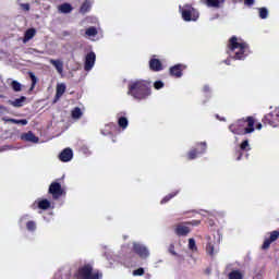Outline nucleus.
Returning a JSON list of instances; mask_svg holds the SVG:
<instances>
[{"label": "nucleus", "instance_id": "obj_1", "mask_svg": "<svg viewBox=\"0 0 279 279\" xmlns=\"http://www.w3.org/2000/svg\"><path fill=\"white\" fill-rule=\"evenodd\" d=\"M128 95L135 100H146L151 95V83L145 80H137L128 85Z\"/></svg>", "mask_w": 279, "mask_h": 279}, {"label": "nucleus", "instance_id": "obj_2", "mask_svg": "<svg viewBox=\"0 0 279 279\" xmlns=\"http://www.w3.org/2000/svg\"><path fill=\"white\" fill-rule=\"evenodd\" d=\"M228 53L230 56L233 54L234 60H244L247 57V52L250 50V46L247 43H240L239 38L235 36L230 37L228 45Z\"/></svg>", "mask_w": 279, "mask_h": 279}, {"label": "nucleus", "instance_id": "obj_3", "mask_svg": "<svg viewBox=\"0 0 279 279\" xmlns=\"http://www.w3.org/2000/svg\"><path fill=\"white\" fill-rule=\"evenodd\" d=\"M254 119L253 117H246V119L236 120L233 124L229 125V131L235 135H246L254 132Z\"/></svg>", "mask_w": 279, "mask_h": 279}, {"label": "nucleus", "instance_id": "obj_4", "mask_svg": "<svg viewBox=\"0 0 279 279\" xmlns=\"http://www.w3.org/2000/svg\"><path fill=\"white\" fill-rule=\"evenodd\" d=\"M75 279H104V274L98 269H93L90 264H86L81 268H77L74 274Z\"/></svg>", "mask_w": 279, "mask_h": 279}, {"label": "nucleus", "instance_id": "obj_5", "mask_svg": "<svg viewBox=\"0 0 279 279\" xmlns=\"http://www.w3.org/2000/svg\"><path fill=\"white\" fill-rule=\"evenodd\" d=\"M179 12L181 14V19L186 23L196 22L199 19V12L189 3L183 7L180 5Z\"/></svg>", "mask_w": 279, "mask_h": 279}, {"label": "nucleus", "instance_id": "obj_6", "mask_svg": "<svg viewBox=\"0 0 279 279\" xmlns=\"http://www.w3.org/2000/svg\"><path fill=\"white\" fill-rule=\"evenodd\" d=\"M206 150H207L206 142L196 143V148H193L192 150L187 151L186 159L189 161L195 160L198 158V156L206 154Z\"/></svg>", "mask_w": 279, "mask_h": 279}, {"label": "nucleus", "instance_id": "obj_7", "mask_svg": "<svg viewBox=\"0 0 279 279\" xmlns=\"http://www.w3.org/2000/svg\"><path fill=\"white\" fill-rule=\"evenodd\" d=\"M48 193L52 196V199H60L64 194V190L61 183L54 181L50 184Z\"/></svg>", "mask_w": 279, "mask_h": 279}, {"label": "nucleus", "instance_id": "obj_8", "mask_svg": "<svg viewBox=\"0 0 279 279\" xmlns=\"http://www.w3.org/2000/svg\"><path fill=\"white\" fill-rule=\"evenodd\" d=\"M269 238H265L263 245L260 246V250L267 251L271 247V244L275 243L279 238V231H271L269 233Z\"/></svg>", "mask_w": 279, "mask_h": 279}, {"label": "nucleus", "instance_id": "obj_9", "mask_svg": "<svg viewBox=\"0 0 279 279\" xmlns=\"http://www.w3.org/2000/svg\"><path fill=\"white\" fill-rule=\"evenodd\" d=\"M134 253L141 258L145 259L149 257V251L146 245H142L140 243H133Z\"/></svg>", "mask_w": 279, "mask_h": 279}, {"label": "nucleus", "instance_id": "obj_10", "mask_svg": "<svg viewBox=\"0 0 279 279\" xmlns=\"http://www.w3.org/2000/svg\"><path fill=\"white\" fill-rule=\"evenodd\" d=\"M191 231H192L191 228L184 222L177 223L174 228V233L178 236H186L191 233Z\"/></svg>", "mask_w": 279, "mask_h": 279}, {"label": "nucleus", "instance_id": "obj_11", "mask_svg": "<svg viewBox=\"0 0 279 279\" xmlns=\"http://www.w3.org/2000/svg\"><path fill=\"white\" fill-rule=\"evenodd\" d=\"M186 69V66L182 63H178L174 66H171L169 69V74L172 77L181 78L183 75V71Z\"/></svg>", "mask_w": 279, "mask_h": 279}, {"label": "nucleus", "instance_id": "obj_12", "mask_svg": "<svg viewBox=\"0 0 279 279\" xmlns=\"http://www.w3.org/2000/svg\"><path fill=\"white\" fill-rule=\"evenodd\" d=\"M95 63H96V53L92 51L85 56L84 70L86 72H89L93 69V66H95Z\"/></svg>", "mask_w": 279, "mask_h": 279}, {"label": "nucleus", "instance_id": "obj_13", "mask_svg": "<svg viewBox=\"0 0 279 279\" xmlns=\"http://www.w3.org/2000/svg\"><path fill=\"white\" fill-rule=\"evenodd\" d=\"M277 118H279L278 113H277V116H275L274 113H267L263 118V124L276 128L278 125L277 124Z\"/></svg>", "mask_w": 279, "mask_h": 279}, {"label": "nucleus", "instance_id": "obj_14", "mask_svg": "<svg viewBox=\"0 0 279 279\" xmlns=\"http://www.w3.org/2000/svg\"><path fill=\"white\" fill-rule=\"evenodd\" d=\"M250 150H251V147H250L248 140H245L242 143H240V150L235 151L236 161H240L242 159L243 151H250Z\"/></svg>", "mask_w": 279, "mask_h": 279}, {"label": "nucleus", "instance_id": "obj_15", "mask_svg": "<svg viewBox=\"0 0 279 279\" xmlns=\"http://www.w3.org/2000/svg\"><path fill=\"white\" fill-rule=\"evenodd\" d=\"M149 69L153 72H161L163 71V64L162 61L156 59V58H151L149 61Z\"/></svg>", "mask_w": 279, "mask_h": 279}, {"label": "nucleus", "instance_id": "obj_16", "mask_svg": "<svg viewBox=\"0 0 279 279\" xmlns=\"http://www.w3.org/2000/svg\"><path fill=\"white\" fill-rule=\"evenodd\" d=\"M73 159V150L71 148H65L59 155V160L61 162H70Z\"/></svg>", "mask_w": 279, "mask_h": 279}, {"label": "nucleus", "instance_id": "obj_17", "mask_svg": "<svg viewBox=\"0 0 279 279\" xmlns=\"http://www.w3.org/2000/svg\"><path fill=\"white\" fill-rule=\"evenodd\" d=\"M66 86L64 83H60L57 86L56 97H53L52 104H57L64 95Z\"/></svg>", "mask_w": 279, "mask_h": 279}, {"label": "nucleus", "instance_id": "obj_18", "mask_svg": "<svg viewBox=\"0 0 279 279\" xmlns=\"http://www.w3.org/2000/svg\"><path fill=\"white\" fill-rule=\"evenodd\" d=\"M58 11L61 14H71L73 12V5L69 2L61 3L58 7Z\"/></svg>", "mask_w": 279, "mask_h": 279}, {"label": "nucleus", "instance_id": "obj_19", "mask_svg": "<svg viewBox=\"0 0 279 279\" xmlns=\"http://www.w3.org/2000/svg\"><path fill=\"white\" fill-rule=\"evenodd\" d=\"M22 141L29 143H38L39 138L36 135H34L32 131H28L27 133H24L22 135Z\"/></svg>", "mask_w": 279, "mask_h": 279}, {"label": "nucleus", "instance_id": "obj_20", "mask_svg": "<svg viewBox=\"0 0 279 279\" xmlns=\"http://www.w3.org/2000/svg\"><path fill=\"white\" fill-rule=\"evenodd\" d=\"M26 100H27V98L24 97V96H22V97H20V98H15V100L9 99V100H8V104H10L11 106H13L14 108H21V107H23V104H24V101H26Z\"/></svg>", "mask_w": 279, "mask_h": 279}, {"label": "nucleus", "instance_id": "obj_21", "mask_svg": "<svg viewBox=\"0 0 279 279\" xmlns=\"http://www.w3.org/2000/svg\"><path fill=\"white\" fill-rule=\"evenodd\" d=\"M37 31L36 28H28L24 34L23 43L27 44L34 36H36Z\"/></svg>", "mask_w": 279, "mask_h": 279}, {"label": "nucleus", "instance_id": "obj_22", "mask_svg": "<svg viewBox=\"0 0 279 279\" xmlns=\"http://www.w3.org/2000/svg\"><path fill=\"white\" fill-rule=\"evenodd\" d=\"M50 64H51L53 68H56V70L58 71L59 74H62V73H63V69H64L63 61L51 59V60H50Z\"/></svg>", "mask_w": 279, "mask_h": 279}, {"label": "nucleus", "instance_id": "obj_23", "mask_svg": "<svg viewBox=\"0 0 279 279\" xmlns=\"http://www.w3.org/2000/svg\"><path fill=\"white\" fill-rule=\"evenodd\" d=\"M92 9V3L89 0H85L83 4L81 5V9H78V13L81 14H87Z\"/></svg>", "mask_w": 279, "mask_h": 279}, {"label": "nucleus", "instance_id": "obj_24", "mask_svg": "<svg viewBox=\"0 0 279 279\" xmlns=\"http://www.w3.org/2000/svg\"><path fill=\"white\" fill-rule=\"evenodd\" d=\"M2 121H5L7 123L11 124H16V125H27L28 120H15V119H8V118H2Z\"/></svg>", "mask_w": 279, "mask_h": 279}, {"label": "nucleus", "instance_id": "obj_25", "mask_svg": "<svg viewBox=\"0 0 279 279\" xmlns=\"http://www.w3.org/2000/svg\"><path fill=\"white\" fill-rule=\"evenodd\" d=\"M51 206V203L48 199H41L37 203V207L41 210H48Z\"/></svg>", "mask_w": 279, "mask_h": 279}, {"label": "nucleus", "instance_id": "obj_26", "mask_svg": "<svg viewBox=\"0 0 279 279\" xmlns=\"http://www.w3.org/2000/svg\"><path fill=\"white\" fill-rule=\"evenodd\" d=\"M208 8H220L225 0H206Z\"/></svg>", "mask_w": 279, "mask_h": 279}, {"label": "nucleus", "instance_id": "obj_27", "mask_svg": "<svg viewBox=\"0 0 279 279\" xmlns=\"http://www.w3.org/2000/svg\"><path fill=\"white\" fill-rule=\"evenodd\" d=\"M228 279H243V274L240 270H231L228 274Z\"/></svg>", "mask_w": 279, "mask_h": 279}, {"label": "nucleus", "instance_id": "obj_28", "mask_svg": "<svg viewBox=\"0 0 279 279\" xmlns=\"http://www.w3.org/2000/svg\"><path fill=\"white\" fill-rule=\"evenodd\" d=\"M82 117H83L82 109H81L80 107H75V108L72 110V118H73L74 120H80Z\"/></svg>", "mask_w": 279, "mask_h": 279}, {"label": "nucleus", "instance_id": "obj_29", "mask_svg": "<svg viewBox=\"0 0 279 279\" xmlns=\"http://www.w3.org/2000/svg\"><path fill=\"white\" fill-rule=\"evenodd\" d=\"M118 124L121 129L125 130L129 126V120L125 117H121L118 120Z\"/></svg>", "mask_w": 279, "mask_h": 279}, {"label": "nucleus", "instance_id": "obj_30", "mask_svg": "<svg viewBox=\"0 0 279 279\" xmlns=\"http://www.w3.org/2000/svg\"><path fill=\"white\" fill-rule=\"evenodd\" d=\"M178 192H174V193H171V194H167L166 197H163L161 201H160V204L161 205H165L167 204L169 201L173 199L175 196H177Z\"/></svg>", "mask_w": 279, "mask_h": 279}, {"label": "nucleus", "instance_id": "obj_31", "mask_svg": "<svg viewBox=\"0 0 279 279\" xmlns=\"http://www.w3.org/2000/svg\"><path fill=\"white\" fill-rule=\"evenodd\" d=\"M189 250L192 252H197V245H196V240H194L193 238L189 239Z\"/></svg>", "mask_w": 279, "mask_h": 279}, {"label": "nucleus", "instance_id": "obj_32", "mask_svg": "<svg viewBox=\"0 0 279 279\" xmlns=\"http://www.w3.org/2000/svg\"><path fill=\"white\" fill-rule=\"evenodd\" d=\"M11 88H13L15 93H20L22 90V84L17 81H13L11 82Z\"/></svg>", "mask_w": 279, "mask_h": 279}, {"label": "nucleus", "instance_id": "obj_33", "mask_svg": "<svg viewBox=\"0 0 279 279\" xmlns=\"http://www.w3.org/2000/svg\"><path fill=\"white\" fill-rule=\"evenodd\" d=\"M206 251H207V254L210 257H214V255H215V245L211 242H208L207 246H206Z\"/></svg>", "mask_w": 279, "mask_h": 279}, {"label": "nucleus", "instance_id": "obj_34", "mask_svg": "<svg viewBox=\"0 0 279 279\" xmlns=\"http://www.w3.org/2000/svg\"><path fill=\"white\" fill-rule=\"evenodd\" d=\"M26 229L27 231L34 232L37 229V225L34 221H27L26 222Z\"/></svg>", "mask_w": 279, "mask_h": 279}, {"label": "nucleus", "instance_id": "obj_35", "mask_svg": "<svg viewBox=\"0 0 279 279\" xmlns=\"http://www.w3.org/2000/svg\"><path fill=\"white\" fill-rule=\"evenodd\" d=\"M259 17L266 20L268 17V10L266 8H259Z\"/></svg>", "mask_w": 279, "mask_h": 279}, {"label": "nucleus", "instance_id": "obj_36", "mask_svg": "<svg viewBox=\"0 0 279 279\" xmlns=\"http://www.w3.org/2000/svg\"><path fill=\"white\" fill-rule=\"evenodd\" d=\"M86 36H97L98 32L96 27H89L85 32Z\"/></svg>", "mask_w": 279, "mask_h": 279}, {"label": "nucleus", "instance_id": "obj_37", "mask_svg": "<svg viewBox=\"0 0 279 279\" xmlns=\"http://www.w3.org/2000/svg\"><path fill=\"white\" fill-rule=\"evenodd\" d=\"M143 275H145V269L144 268H137V269L133 270V276L134 277H142Z\"/></svg>", "mask_w": 279, "mask_h": 279}, {"label": "nucleus", "instance_id": "obj_38", "mask_svg": "<svg viewBox=\"0 0 279 279\" xmlns=\"http://www.w3.org/2000/svg\"><path fill=\"white\" fill-rule=\"evenodd\" d=\"M31 80H32L31 90H33L36 87V84H37V76L35 74L31 73Z\"/></svg>", "mask_w": 279, "mask_h": 279}, {"label": "nucleus", "instance_id": "obj_39", "mask_svg": "<svg viewBox=\"0 0 279 279\" xmlns=\"http://www.w3.org/2000/svg\"><path fill=\"white\" fill-rule=\"evenodd\" d=\"M183 223L186 225L187 227L189 226L198 227L201 225V221L199 220H193V221H186V222H183Z\"/></svg>", "mask_w": 279, "mask_h": 279}, {"label": "nucleus", "instance_id": "obj_40", "mask_svg": "<svg viewBox=\"0 0 279 279\" xmlns=\"http://www.w3.org/2000/svg\"><path fill=\"white\" fill-rule=\"evenodd\" d=\"M168 251H169V253H170L172 256L180 257V256L175 253V246H174V244H170Z\"/></svg>", "mask_w": 279, "mask_h": 279}, {"label": "nucleus", "instance_id": "obj_41", "mask_svg": "<svg viewBox=\"0 0 279 279\" xmlns=\"http://www.w3.org/2000/svg\"><path fill=\"white\" fill-rule=\"evenodd\" d=\"M165 87V83L162 81H157L154 83V88L155 89H160Z\"/></svg>", "mask_w": 279, "mask_h": 279}, {"label": "nucleus", "instance_id": "obj_42", "mask_svg": "<svg viewBox=\"0 0 279 279\" xmlns=\"http://www.w3.org/2000/svg\"><path fill=\"white\" fill-rule=\"evenodd\" d=\"M20 7L23 9V11L28 12L31 10L29 3H22Z\"/></svg>", "mask_w": 279, "mask_h": 279}, {"label": "nucleus", "instance_id": "obj_43", "mask_svg": "<svg viewBox=\"0 0 279 279\" xmlns=\"http://www.w3.org/2000/svg\"><path fill=\"white\" fill-rule=\"evenodd\" d=\"M29 219L28 215H24L20 218V223H23L24 221H27Z\"/></svg>", "mask_w": 279, "mask_h": 279}, {"label": "nucleus", "instance_id": "obj_44", "mask_svg": "<svg viewBox=\"0 0 279 279\" xmlns=\"http://www.w3.org/2000/svg\"><path fill=\"white\" fill-rule=\"evenodd\" d=\"M254 4V0H244V5L252 7Z\"/></svg>", "mask_w": 279, "mask_h": 279}, {"label": "nucleus", "instance_id": "obj_45", "mask_svg": "<svg viewBox=\"0 0 279 279\" xmlns=\"http://www.w3.org/2000/svg\"><path fill=\"white\" fill-rule=\"evenodd\" d=\"M211 271H213L211 268H206V269L204 270V274L207 275V276H209Z\"/></svg>", "mask_w": 279, "mask_h": 279}, {"label": "nucleus", "instance_id": "obj_46", "mask_svg": "<svg viewBox=\"0 0 279 279\" xmlns=\"http://www.w3.org/2000/svg\"><path fill=\"white\" fill-rule=\"evenodd\" d=\"M260 129H262V123L256 124V130L260 131Z\"/></svg>", "mask_w": 279, "mask_h": 279}, {"label": "nucleus", "instance_id": "obj_47", "mask_svg": "<svg viewBox=\"0 0 279 279\" xmlns=\"http://www.w3.org/2000/svg\"><path fill=\"white\" fill-rule=\"evenodd\" d=\"M204 92L205 93H208L209 92V87L206 85V86H204Z\"/></svg>", "mask_w": 279, "mask_h": 279}, {"label": "nucleus", "instance_id": "obj_48", "mask_svg": "<svg viewBox=\"0 0 279 279\" xmlns=\"http://www.w3.org/2000/svg\"><path fill=\"white\" fill-rule=\"evenodd\" d=\"M1 98H5V96H3V95H0V99H1Z\"/></svg>", "mask_w": 279, "mask_h": 279}, {"label": "nucleus", "instance_id": "obj_49", "mask_svg": "<svg viewBox=\"0 0 279 279\" xmlns=\"http://www.w3.org/2000/svg\"><path fill=\"white\" fill-rule=\"evenodd\" d=\"M278 117H279V111H278Z\"/></svg>", "mask_w": 279, "mask_h": 279}]
</instances>
